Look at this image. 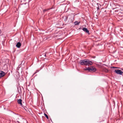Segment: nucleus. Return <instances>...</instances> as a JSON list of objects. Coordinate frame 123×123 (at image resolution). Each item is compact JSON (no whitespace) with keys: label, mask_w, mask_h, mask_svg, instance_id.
<instances>
[{"label":"nucleus","mask_w":123,"mask_h":123,"mask_svg":"<svg viewBox=\"0 0 123 123\" xmlns=\"http://www.w3.org/2000/svg\"><path fill=\"white\" fill-rule=\"evenodd\" d=\"M80 63L81 65H88V66H91L92 64V61L86 59L80 61Z\"/></svg>","instance_id":"obj_1"},{"label":"nucleus","mask_w":123,"mask_h":123,"mask_svg":"<svg viewBox=\"0 0 123 123\" xmlns=\"http://www.w3.org/2000/svg\"><path fill=\"white\" fill-rule=\"evenodd\" d=\"M86 70H87L90 72H95L96 71V69L93 66H91L86 68L85 69Z\"/></svg>","instance_id":"obj_2"},{"label":"nucleus","mask_w":123,"mask_h":123,"mask_svg":"<svg viewBox=\"0 0 123 123\" xmlns=\"http://www.w3.org/2000/svg\"><path fill=\"white\" fill-rule=\"evenodd\" d=\"M115 72L117 74L122 75V74L123 72L121 70L119 69L115 70Z\"/></svg>","instance_id":"obj_3"},{"label":"nucleus","mask_w":123,"mask_h":123,"mask_svg":"<svg viewBox=\"0 0 123 123\" xmlns=\"http://www.w3.org/2000/svg\"><path fill=\"white\" fill-rule=\"evenodd\" d=\"M69 16V18L68 22H72L74 20L73 17L71 15H68Z\"/></svg>","instance_id":"obj_4"},{"label":"nucleus","mask_w":123,"mask_h":123,"mask_svg":"<svg viewBox=\"0 0 123 123\" xmlns=\"http://www.w3.org/2000/svg\"><path fill=\"white\" fill-rule=\"evenodd\" d=\"M5 75V73L4 72L0 71V77H2L4 76Z\"/></svg>","instance_id":"obj_5"},{"label":"nucleus","mask_w":123,"mask_h":123,"mask_svg":"<svg viewBox=\"0 0 123 123\" xmlns=\"http://www.w3.org/2000/svg\"><path fill=\"white\" fill-rule=\"evenodd\" d=\"M82 30L88 34L89 33V31L86 28H83L82 29Z\"/></svg>","instance_id":"obj_6"},{"label":"nucleus","mask_w":123,"mask_h":123,"mask_svg":"<svg viewBox=\"0 0 123 123\" xmlns=\"http://www.w3.org/2000/svg\"><path fill=\"white\" fill-rule=\"evenodd\" d=\"M21 44L19 42H18L17 43V44L16 45V47H17L18 48H20V47H21Z\"/></svg>","instance_id":"obj_7"},{"label":"nucleus","mask_w":123,"mask_h":123,"mask_svg":"<svg viewBox=\"0 0 123 123\" xmlns=\"http://www.w3.org/2000/svg\"><path fill=\"white\" fill-rule=\"evenodd\" d=\"M22 100L20 99H19L18 100V104H20L21 105H22Z\"/></svg>","instance_id":"obj_8"},{"label":"nucleus","mask_w":123,"mask_h":123,"mask_svg":"<svg viewBox=\"0 0 123 123\" xmlns=\"http://www.w3.org/2000/svg\"><path fill=\"white\" fill-rule=\"evenodd\" d=\"M80 23V22H78L77 21H75L74 22V24L75 25H78Z\"/></svg>","instance_id":"obj_9"},{"label":"nucleus","mask_w":123,"mask_h":123,"mask_svg":"<svg viewBox=\"0 0 123 123\" xmlns=\"http://www.w3.org/2000/svg\"><path fill=\"white\" fill-rule=\"evenodd\" d=\"M68 16H66L65 17H64V21H66L67 20V19H68Z\"/></svg>","instance_id":"obj_10"},{"label":"nucleus","mask_w":123,"mask_h":123,"mask_svg":"<svg viewBox=\"0 0 123 123\" xmlns=\"http://www.w3.org/2000/svg\"><path fill=\"white\" fill-rule=\"evenodd\" d=\"M44 116H45L48 119H49V117H48V115L46 114H45V113H44Z\"/></svg>","instance_id":"obj_11"},{"label":"nucleus","mask_w":123,"mask_h":123,"mask_svg":"<svg viewBox=\"0 0 123 123\" xmlns=\"http://www.w3.org/2000/svg\"><path fill=\"white\" fill-rule=\"evenodd\" d=\"M51 8L49 9H45L43 10V12H45V11H47L49 9H51Z\"/></svg>","instance_id":"obj_12"},{"label":"nucleus","mask_w":123,"mask_h":123,"mask_svg":"<svg viewBox=\"0 0 123 123\" xmlns=\"http://www.w3.org/2000/svg\"><path fill=\"white\" fill-rule=\"evenodd\" d=\"M44 56H45L46 57V54L45 53L44 55Z\"/></svg>","instance_id":"obj_13"},{"label":"nucleus","mask_w":123,"mask_h":123,"mask_svg":"<svg viewBox=\"0 0 123 123\" xmlns=\"http://www.w3.org/2000/svg\"><path fill=\"white\" fill-rule=\"evenodd\" d=\"M112 68H116V67H112Z\"/></svg>","instance_id":"obj_14"},{"label":"nucleus","mask_w":123,"mask_h":123,"mask_svg":"<svg viewBox=\"0 0 123 123\" xmlns=\"http://www.w3.org/2000/svg\"><path fill=\"white\" fill-rule=\"evenodd\" d=\"M97 9H99V7H97Z\"/></svg>","instance_id":"obj_15"},{"label":"nucleus","mask_w":123,"mask_h":123,"mask_svg":"<svg viewBox=\"0 0 123 123\" xmlns=\"http://www.w3.org/2000/svg\"><path fill=\"white\" fill-rule=\"evenodd\" d=\"M108 71V70H106V72H107Z\"/></svg>","instance_id":"obj_16"},{"label":"nucleus","mask_w":123,"mask_h":123,"mask_svg":"<svg viewBox=\"0 0 123 123\" xmlns=\"http://www.w3.org/2000/svg\"><path fill=\"white\" fill-rule=\"evenodd\" d=\"M30 1V0L29 1V2Z\"/></svg>","instance_id":"obj_17"},{"label":"nucleus","mask_w":123,"mask_h":123,"mask_svg":"<svg viewBox=\"0 0 123 123\" xmlns=\"http://www.w3.org/2000/svg\"><path fill=\"white\" fill-rule=\"evenodd\" d=\"M21 2H22V0H21Z\"/></svg>","instance_id":"obj_18"},{"label":"nucleus","mask_w":123,"mask_h":123,"mask_svg":"<svg viewBox=\"0 0 123 123\" xmlns=\"http://www.w3.org/2000/svg\"><path fill=\"white\" fill-rule=\"evenodd\" d=\"M0 32H1L0 31Z\"/></svg>","instance_id":"obj_19"}]
</instances>
